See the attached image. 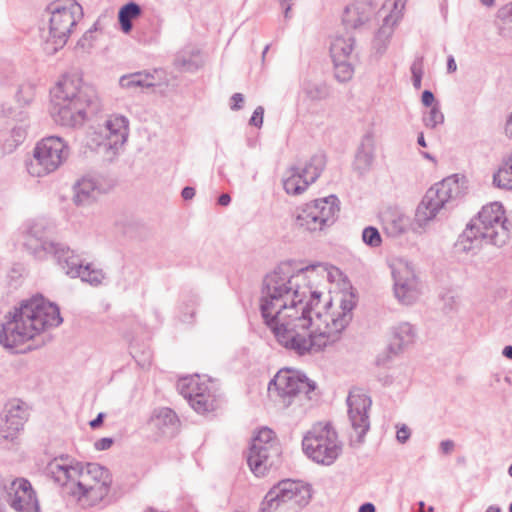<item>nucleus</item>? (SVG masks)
<instances>
[{"mask_svg": "<svg viewBox=\"0 0 512 512\" xmlns=\"http://www.w3.org/2000/svg\"><path fill=\"white\" fill-rule=\"evenodd\" d=\"M67 156L66 145L58 137H47L38 142L28 171L33 176H43L56 170Z\"/></svg>", "mask_w": 512, "mask_h": 512, "instance_id": "1a4fd4ad", "label": "nucleus"}, {"mask_svg": "<svg viewBox=\"0 0 512 512\" xmlns=\"http://www.w3.org/2000/svg\"><path fill=\"white\" fill-rule=\"evenodd\" d=\"M435 101V98H434V95L432 92L428 91V90H425L422 94V103L427 106V107H430L432 106V104L434 103Z\"/></svg>", "mask_w": 512, "mask_h": 512, "instance_id": "a19ab883", "label": "nucleus"}, {"mask_svg": "<svg viewBox=\"0 0 512 512\" xmlns=\"http://www.w3.org/2000/svg\"><path fill=\"white\" fill-rule=\"evenodd\" d=\"M413 75H414V86L416 88H420L421 87V71H420V69H417L416 67H414Z\"/></svg>", "mask_w": 512, "mask_h": 512, "instance_id": "a18cd8bd", "label": "nucleus"}, {"mask_svg": "<svg viewBox=\"0 0 512 512\" xmlns=\"http://www.w3.org/2000/svg\"><path fill=\"white\" fill-rule=\"evenodd\" d=\"M153 426L163 434H174L179 429V420L169 408L160 409L152 420Z\"/></svg>", "mask_w": 512, "mask_h": 512, "instance_id": "b1692460", "label": "nucleus"}, {"mask_svg": "<svg viewBox=\"0 0 512 512\" xmlns=\"http://www.w3.org/2000/svg\"><path fill=\"white\" fill-rule=\"evenodd\" d=\"M481 2L486 6H491L494 4V0H481Z\"/></svg>", "mask_w": 512, "mask_h": 512, "instance_id": "6e6d98bb", "label": "nucleus"}, {"mask_svg": "<svg viewBox=\"0 0 512 512\" xmlns=\"http://www.w3.org/2000/svg\"><path fill=\"white\" fill-rule=\"evenodd\" d=\"M264 110L262 107H257L250 119V123L255 126H261L263 123Z\"/></svg>", "mask_w": 512, "mask_h": 512, "instance_id": "58836bf2", "label": "nucleus"}, {"mask_svg": "<svg viewBox=\"0 0 512 512\" xmlns=\"http://www.w3.org/2000/svg\"><path fill=\"white\" fill-rule=\"evenodd\" d=\"M509 511L512 512V504L510 505Z\"/></svg>", "mask_w": 512, "mask_h": 512, "instance_id": "680f3d73", "label": "nucleus"}, {"mask_svg": "<svg viewBox=\"0 0 512 512\" xmlns=\"http://www.w3.org/2000/svg\"><path fill=\"white\" fill-rule=\"evenodd\" d=\"M314 293L293 289L278 273L266 277L260 302L262 317L278 341L300 354L319 352L336 343L351 320L352 302L347 294L331 300L324 311L315 312Z\"/></svg>", "mask_w": 512, "mask_h": 512, "instance_id": "f257e3e1", "label": "nucleus"}, {"mask_svg": "<svg viewBox=\"0 0 512 512\" xmlns=\"http://www.w3.org/2000/svg\"><path fill=\"white\" fill-rule=\"evenodd\" d=\"M370 4L365 1H356L345 9L343 21L346 25L356 28L368 18Z\"/></svg>", "mask_w": 512, "mask_h": 512, "instance_id": "393cba45", "label": "nucleus"}, {"mask_svg": "<svg viewBox=\"0 0 512 512\" xmlns=\"http://www.w3.org/2000/svg\"><path fill=\"white\" fill-rule=\"evenodd\" d=\"M397 440L401 443H405L410 437V430L406 426H402L397 430Z\"/></svg>", "mask_w": 512, "mask_h": 512, "instance_id": "ea45409f", "label": "nucleus"}, {"mask_svg": "<svg viewBox=\"0 0 512 512\" xmlns=\"http://www.w3.org/2000/svg\"><path fill=\"white\" fill-rule=\"evenodd\" d=\"M192 408L198 413H205L215 409V396L211 392L202 393L200 396L187 398Z\"/></svg>", "mask_w": 512, "mask_h": 512, "instance_id": "c85d7f7f", "label": "nucleus"}, {"mask_svg": "<svg viewBox=\"0 0 512 512\" xmlns=\"http://www.w3.org/2000/svg\"><path fill=\"white\" fill-rule=\"evenodd\" d=\"M505 131L507 134L512 135V113L509 120L506 123Z\"/></svg>", "mask_w": 512, "mask_h": 512, "instance_id": "603ef678", "label": "nucleus"}, {"mask_svg": "<svg viewBox=\"0 0 512 512\" xmlns=\"http://www.w3.org/2000/svg\"><path fill=\"white\" fill-rule=\"evenodd\" d=\"M81 17V6L73 0H60L55 3L47 35L45 36V49L55 53L63 48Z\"/></svg>", "mask_w": 512, "mask_h": 512, "instance_id": "39448f33", "label": "nucleus"}, {"mask_svg": "<svg viewBox=\"0 0 512 512\" xmlns=\"http://www.w3.org/2000/svg\"><path fill=\"white\" fill-rule=\"evenodd\" d=\"M58 107V117L63 125L76 126L83 123L93 90L87 86L80 74L64 75L53 90Z\"/></svg>", "mask_w": 512, "mask_h": 512, "instance_id": "7ed1b4c3", "label": "nucleus"}, {"mask_svg": "<svg viewBox=\"0 0 512 512\" xmlns=\"http://www.w3.org/2000/svg\"><path fill=\"white\" fill-rule=\"evenodd\" d=\"M447 68H448L449 72H455L456 71L457 65H456V62H455L453 57H449L448 63H447Z\"/></svg>", "mask_w": 512, "mask_h": 512, "instance_id": "3c124183", "label": "nucleus"}, {"mask_svg": "<svg viewBox=\"0 0 512 512\" xmlns=\"http://www.w3.org/2000/svg\"><path fill=\"white\" fill-rule=\"evenodd\" d=\"M349 418L355 431L362 436L369 429L370 396L362 388H353L347 398Z\"/></svg>", "mask_w": 512, "mask_h": 512, "instance_id": "4468645a", "label": "nucleus"}, {"mask_svg": "<svg viewBox=\"0 0 512 512\" xmlns=\"http://www.w3.org/2000/svg\"><path fill=\"white\" fill-rule=\"evenodd\" d=\"M310 498L311 492L306 485L296 481H282L267 492L259 512H285L306 505Z\"/></svg>", "mask_w": 512, "mask_h": 512, "instance_id": "0eeeda50", "label": "nucleus"}, {"mask_svg": "<svg viewBox=\"0 0 512 512\" xmlns=\"http://www.w3.org/2000/svg\"><path fill=\"white\" fill-rule=\"evenodd\" d=\"M392 1H393V6H394L395 10H398L397 14H399L402 11V9L404 8L406 0H392ZM396 19H398V15H396Z\"/></svg>", "mask_w": 512, "mask_h": 512, "instance_id": "de8ad7c7", "label": "nucleus"}, {"mask_svg": "<svg viewBox=\"0 0 512 512\" xmlns=\"http://www.w3.org/2000/svg\"><path fill=\"white\" fill-rule=\"evenodd\" d=\"M194 196H195V190H194V188H192V187H185V188L182 190V197H183L185 200L192 199Z\"/></svg>", "mask_w": 512, "mask_h": 512, "instance_id": "c03bdc74", "label": "nucleus"}, {"mask_svg": "<svg viewBox=\"0 0 512 512\" xmlns=\"http://www.w3.org/2000/svg\"><path fill=\"white\" fill-rule=\"evenodd\" d=\"M504 219V209L500 203L494 202L484 206L478 217L465 230L463 238L489 239L496 244L497 228L501 227Z\"/></svg>", "mask_w": 512, "mask_h": 512, "instance_id": "f8f14e48", "label": "nucleus"}, {"mask_svg": "<svg viewBox=\"0 0 512 512\" xmlns=\"http://www.w3.org/2000/svg\"><path fill=\"white\" fill-rule=\"evenodd\" d=\"M352 52V44L343 38H336L331 45L333 61L348 60Z\"/></svg>", "mask_w": 512, "mask_h": 512, "instance_id": "7c9ffc66", "label": "nucleus"}, {"mask_svg": "<svg viewBox=\"0 0 512 512\" xmlns=\"http://www.w3.org/2000/svg\"><path fill=\"white\" fill-rule=\"evenodd\" d=\"M425 125L427 127L434 128L439 124H442L444 121V115L440 111L438 106H432L429 114L424 119Z\"/></svg>", "mask_w": 512, "mask_h": 512, "instance_id": "c9c22d12", "label": "nucleus"}, {"mask_svg": "<svg viewBox=\"0 0 512 512\" xmlns=\"http://www.w3.org/2000/svg\"><path fill=\"white\" fill-rule=\"evenodd\" d=\"M152 80V76L148 74L135 73L121 77L120 85L123 88L148 87L153 85Z\"/></svg>", "mask_w": 512, "mask_h": 512, "instance_id": "c756f323", "label": "nucleus"}, {"mask_svg": "<svg viewBox=\"0 0 512 512\" xmlns=\"http://www.w3.org/2000/svg\"><path fill=\"white\" fill-rule=\"evenodd\" d=\"M28 407L20 400H12L6 405L4 422L1 433L6 439H13L24 427L28 420Z\"/></svg>", "mask_w": 512, "mask_h": 512, "instance_id": "dca6fc26", "label": "nucleus"}, {"mask_svg": "<svg viewBox=\"0 0 512 512\" xmlns=\"http://www.w3.org/2000/svg\"><path fill=\"white\" fill-rule=\"evenodd\" d=\"M359 512H375V507L371 503H366L360 507Z\"/></svg>", "mask_w": 512, "mask_h": 512, "instance_id": "8fccbe9b", "label": "nucleus"}, {"mask_svg": "<svg viewBox=\"0 0 512 512\" xmlns=\"http://www.w3.org/2000/svg\"><path fill=\"white\" fill-rule=\"evenodd\" d=\"M9 502L17 512H39L35 491L26 479H16L11 483Z\"/></svg>", "mask_w": 512, "mask_h": 512, "instance_id": "2eb2a0df", "label": "nucleus"}, {"mask_svg": "<svg viewBox=\"0 0 512 512\" xmlns=\"http://www.w3.org/2000/svg\"><path fill=\"white\" fill-rule=\"evenodd\" d=\"M114 441L112 438L104 437L97 440L94 444V447L98 451L108 450L112 447Z\"/></svg>", "mask_w": 512, "mask_h": 512, "instance_id": "4c0bfd02", "label": "nucleus"}, {"mask_svg": "<svg viewBox=\"0 0 512 512\" xmlns=\"http://www.w3.org/2000/svg\"><path fill=\"white\" fill-rule=\"evenodd\" d=\"M454 443L451 440H446L441 443V449L445 454L452 452Z\"/></svg>", "mask_w": 512, "mask_h": 512, "instance_id": "37998d69", "label": "nucleus"}, {"mask_svg": "<svg viewBox=\"0 0 512 512\" xmlns=\"http://www.w3.org/2000/svg\"><path fill=\"white\" fill-rule=\"evenodd\" d=\"M339 211V200L334 195L312 200L297 210L295 226L309 232L322 231L335 221Z\"/></svg>", "mask_w": 512, "mask_h": 512, "instance_id": "423d86ee", "label": "nucleus"}, {"mask_svg": "<svg viewBox=\"0 0 512 512\" xmlns=\"http://www.w3.org/2000/svg\"><path fill=\"white\" fill-rule=\"evenodd\" d=\"M442 200L437 197V192L431 187L423 197L416 210V220L420 225L432 220L444 207Z\"/></svg>", "mask_w": 512, "mask_h": 512, "instance_id": "412c9836", "label": "nucleus"}, {"mask_svg": "<svg viewBox=\"0 0 512 512\" xmlns=\"http://www.w3.org/2000/svg\"><path fill=\"white\" fill-rule=\"evenodd\" d=\"M103 418H104V414L99 413L98 416L89 423L90 427L92 429L98 428L102 424Z\"/></svg>", "mask_w": 512, "mask_h": 512, "instance_id": "49530a36", "label": "nucleus"}, {"mask_svg": "<svg viewBox=\"0 0 512 512\" xmlns=\"http://www.w3.org/2000/svg\"><path fill=\"white\" fill-rule=\"evenodd\" d=\"M279 454L276 434L270 428L263 427L252 438L247 459L248 465L255 475H264L272 465V459L278 457Z\"/></svg>", "mask_w": 512, "mask_h": 512, "instance_id": "9d476101", "label": "nucleus"}, {"mask_svg": "<svg viewBox=\"0 0 512 512\" xmlns=\"http://www.w3.org/2000/svg\"><path fill=\"white\" fill-rule=\"evenodd\" d=\"M418 144L422 147H426V141H425L424 135L422 133L418 137Z\"/></svg>", "mask_w": 512, "mask_h": 512, "instance_id": "5fc2aeb1", "label": "nucleus"}, {"mask_svg": "<svg viewBox=\"0 0 512 512\" xmlns=\"http://www.w3.org/2000/svg\"><path fill=\"white\" fill-rule=\"evenodd\" d=\"M76 201L83 202L96 189L95 182L91 178H82L76 185Z\"/></svg>", "mask_w": 512, "mask_h": 512, "instance_id": "473e14b6", "label": "nucleus"}, {"mask_svg": "<svg viewBox=\"0 0 512 512\" xmlns=\"http://www.w3.org/2000/svg\"><path fill=\"white\" fill-rule=\"evenodd\" d=\"M79 275L82 277V279L90 282L91 284H97L101 282L102 274L99 271H92L89 272V267H80Z\"/></svg>", "mask_w": 512, "mask_h": 512, "instance_id": "e433bc0d", "label": "nucleus"}, {"mask_svg": "<svg viewBox=\"0 0 512 512\" xmlns=\"http://www.w3.org/2000/svg\"><path fill=\"white\" fill-rule=\"evenodd\" d=\"M487 512H500V509L498 507L491 506L487 509Z\"/></svg>", "mask_w": 512, "mask_h": 512, "instance_id": "4d7b16f0", "label": "nucleus"}, {"mask_svg": "<svg viewBox=\"0 0 512 512\" xmlns=\"http://www.w3.org/2000/svg\"><path fill=\"white\" fill-rule=\"evenodd\" d=\"M395 294L404 304H410L419 294L418 281L409 267H404L395 273Z\"/></svg>", "mask_w": 512, "mask_h": 512, "instance_id": "f3484780", "label": "nucleus"}, {"mask_svg": "<svg viewBox=\"0 0 512 512\" xmlns=\"http://www.w3.org/2000/svg\"><path fill=\"white\" fill-rule=\"evenodd\" d=\"M442 200L437 197V192L431 187L423 197L416 210V220L420 225L432 220L444 207Z\"/></svg>", "mask_w": 512, "mask_h": 512, "instance_id": "aec40b11", "label": "nucleus"}, {"mask_svg": "<svg viewBox=\"0 0 512 512\" xmlns=\"http://www.w3.org/2000/svg\"><path fill=\"white\" fill-rule=\"evenodd\" d=\"M210 379L206 376L193 375L180 380L179 387L181 393L186 397H198L202 393L211 392L208 384Z\"/></svg>", "mask_w": 512, "mask_h": 512, "instance_id": "5701e85b", "label": "nucleus"}, {"mask_svg": "<svg viewBox=\"0 0 512 512\" xmlns=\"http://www.w3.org/2000/svg\"><path fill=\"white\" fill-rule=\"evenodd\" d=\"M309 184L311 183L300 173L299 168L291 169L283 183L285 191L291 195L303 193Z\"/></svg>", "mask_w": 512, "mask_h": 512, "instance_id": "bb28decb", "label": "nucleus"}, {"mask_svg": "<svg viewBox=\"0 0 512 512\" xmlns=\"http://www.w3.org/2000/svg\"><path fill=\"white\" fill-rule=\"evenodd\" d=\"M303 450L313 461L332 464L340 454L341 448L335 430L326 424H316L303 440Z\"/></svg>", "mask_w": 512, "mask_h": 512, "instance_id": "6e6552de", "label": "nucleus"}, {"mask_svg": "<svg viewBox=\"0 0 512 512\" xmlns=\"http://www.w3.org/2000/svg\"><path fill=\"white\" fill-rule=\"evenodd\" d=\"M314 390V385L300 372L284 368L277 372L268 386L270 395H275L284 405L292 403L301 394L308 395Z\"/></svg>", "mask_w": 512, "mask_h": 512, "instance_id": "9b49d317", "label": "nucleus"}, {"mask_svg": "<svg viewBox=\"0 0 512 512\" xmlns=\"http://www.w3.org/2000/svg\"><path fill=\"white\" fill-rule=\"evenodd\" d=\"M232 101H233V108L234 109H239L244 101V97L242 94L240 93H236L233 97H232Z\"/></svg>", "mask_w": 512, "mask_h": 512, "instance_id": "79ce46f5", "label": "nucleus"}, {"mask_svg": "<svg viewBox=\"0 0 512 512\" xmlns=\"http://www.w3.org/2000/svg\"><path fill=\"white\" fill-rule=\"evenodd\" d=\"M442 200L437 197V192L431 187L423 197L416 210V220L420 225L432 220L444 207Z\"/></svg>", "mask_w": 512, "mask_h": 512, "instance_id": "6ab92c4d", "label": "nucleus"}, {"mask_svg": "<svg viewBox=\"0 0 512 512\" xmlns=\"http://www.w3.org/2000/svg\"><path fill=\"white\" fill-rule=\"evenodd\" d=\"M493 183L498 188L512 190V161L510 156L495 172L493 176Z\"/></svg>", "mask_w": 512, "mask_h": 512, "instance_id": "cd10ccee", "label": "nucleus"}, {"mask_svg": "<svg viewBox=\"0 0 512 512\" xmlns=\"http://www.w3.org/2000/svg\"><path fill=\"white\" fill-rule=\"evenodd\" d=\"M503 354L509 358L512 359V346H506L503 350Z\"/></svg>", "mask_w": 512, "mask_h": 512, "instance_id": "864d4df0", "label": "nucleus"}, {"mask_svg": "<svg viewBox=\"0 0 512 512\" xmlns=\"http://www.w3.org/2000/svg\"><path fill=\"white\" fill-rule=\"evenodd\" d=\"M335 75L340 81L349 80L353 75V69L347 60L334 61Z\"/></svg>", "mask_w": 512, "mask_h": 512, "instance_id": "72a5a7b5", "label": "nucleus"}, {"mask_svg": "<svg viewBox=\"0 0 512 512\" xmlns=\"http://www.w3.org/2000/svg\"><path fill=\"white\" fill-rule=\"evenodd\" d=\"M362 239L365 244L372 247H377L382 242L379 231L374 227L365 228L362 233Z\"/></svg>", "mask_w": 512, "mask_h": 512, "instance_id": "f704fd0d", "label": "nucleus"}, {"mask_svg": "<svg viewBox=\"0 0 512 512\" xmlns=\"http://www.w3.org/2000/svg\"><path fill=\"white\" fill-rule=\"evenodd\" d=\"M323 168V163L320 159H311L305 164L303 168H299L300 173L306 177L307 181L313 183Z\"/></svg>", "mask_w": 512, "mask_h": 512, "instance_id": "2f4dec72", "label": "nucleus"}, {"mask_svg": "<svg viewBox=\"0 0 512 512\" xmlns=\"http://www.w3.org/2000/svg\"><path fill=\"white\" fill-rule=\"evenodd\" d=\"M230 200H231V198L228 194H222L219 197L218 202L222 206H227L230 203Z\"/></svg>", "mask_w": 512, "mask_h": 512, "instance_id": "09e8293b", "label": "nucleus"}, {"mask_svg": "<svg viewBox=\"0 0 512 512\" xmlns=\"http://www.w3.org/2000/svg\"><path fill=\"white\" fill-rule=\"evenodd\" d=\"M128 136V121L122 116H111L106 124L94 132L91 141L96 147L105 150L122 146Z\"/></svg>", "mask_w": 512, "mask_h": 512, "instance_id": "ddd939ff", "label": "nucleus"}, {"mask_svg": "<svg viewBox=\"0 0 512 512\" xmlns=\"http://www.w3.org/2000/svg\"><path fill=\"white\" fill-rule=\"evenodd\" d=\"M433 510H434V509H433V507H431V506H430V507L427 509V511H422V512H433Z\"/></svg>", "mask_w": 512, "mask_h": 512, "instance_id": "bf43d9fd", "label": "nucleus"}, {"mask_svg": "<svg viewBox=\"0 0 512 512\" xmlns=\"http://www.w3.org/2000/svg\"><path fill=\"white\" fill-rule=\"evenodd\" d=\"M111 484L112 475L106 467L97 463L79 464L70 492L78 501L94 504L107 495Z\"/></svg>", "mask_w": 512, "mask_h": 512, "instance_id": "20e7f679", "label": "nucleus"}, {"mask_svg": "<svg viewBox=\"0 0 512 512\" xmlns=\"http://www.w3.org/2000/svg\"><path fill=\"white\" fill-rule=\"evenodd\" d=\"M432 188L437 192V197L446 204L448 201L464 192L467 188L466 179L464 176L452 175L436 183Z\"/></svg>", "mask_w": 512, "mask_h": 512, "instance_id": "a211bd4d", "label": "nucleus"}, {"mask_svg": "<svg viewBox=\"0 0 512 512\" xmlns=\"http://www.w3.org/2000/svg\"><path fill=\"white\" fill-rule=\"evenodd\" d=\"M79 464H69L64 459H54L48 465V472L56 482L68 485L70 488L73 486Z\"/></svg>", "mask_w": 512, "mask_h": 512, "instance_id": "4be33fe9", "label": "nucleus"}, {"mask_svg": "<svg viewBox=\"0 0 512 512\" xmlns=\"http://www.w3.org/2000/svg\"><path fill=\"white\" fill-rule=\"evenodd\" d=\"M142 14L141 7L130 2L123 5L118 12V22L123 33L129 34L133 29V21L137 20Z\"/></svg>", "mask_w": 512, "mask_h": 512, "instance_id": "a878e982", "label": "nucleus"}, {"mask_svg": "<svg viewBox=\"0 0 512 512\" xmlns=\"http://www.w3.org/2000/svg\"><path fill=\"white\" fill-rule=\"evenodd\" d=\"M508 473L512 477V465L509 467Z\"/></svg>", "mask_w": 512, "mask_h": 512, "instance_id": "052dcab7", "label": "nucleus"}, {"mask_svg": "<svg viewBox=\"0 0 512 512\" xmlns=\"http://www.w3.org/2000/svg\"><path fill=\"white\" fill-rule=\"evenodd\" d=\"M61 322L59 308L55 304L43 297H33L6 315L0 331V343L7 348H17Z\"/></svg>", "mask_w": 512, "mask_h": 512, "instance_id": "f03ea898", "label": "nucleus"}, {"mask_svg": "<svg viewBox=\"0 0 512 512\" xmlns=\"http://www.w3.org/2000/svg\"><path fill=\"white\" fill-rule=\"evenodd\" d=\"M419 506H420V512L425 511L423 502H420Z\"/></svg>", "mask_w": 512, "mask_h": 512, "instance_id": "13d9d810", "label": "nucleus"}]
</instances>
